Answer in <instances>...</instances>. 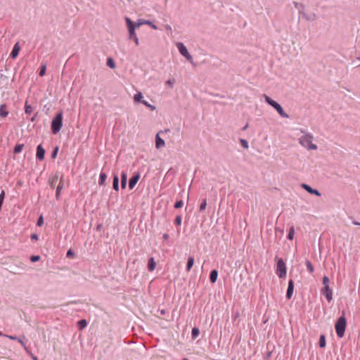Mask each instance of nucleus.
<instances>
[{
    "label": "nucleus",
    "instance_id": "603ef678",
    "mask_svg": "<svg viewBox=\"0 0 360 360\" xmlns=\"http://www.w3.org/2000/svg\"><path fill=\"white\" fill-rule=\"evenodd\" d=\"M163 238H164L165 240H167V239L169 238V235H168L167 233H165V234L163 235Z\"/></svg>",
    "mask_w": 360,
    "mask_h": 360
},
{
    "label": "nucleus",
    "instance_id": "6ab92c4d",
    "mask_svg": "<svg viewBox=\"0 0 360 360\" xmlns=\"http://www.w3.org/2000/svg\"><path fill=\"white\" fill-rule=\"evenodd\" d=\"M156 266V263L153 257L150 258L148 264V268L150 271H153Z\"/></svg>",
    "mask_w": 360,
    "mask_h": 360
},
{
    "label": "nucleus",
    "instance_id": "20e7f679",
    "mask_svg": "<svg viewBox=\"0 0 360 360\" xmlns=\"http://www.w3.org/2000/svg\"><path fill=\"white\" fill-rule=\"evenodd\" d=\"M347 321L344 316H340L335 325V331L337 335L339 338H342L345 335V331L346 328Z\"/></svg>",
    "mask_w": 360,
    "mask_h": 360
},
{
    "label": "nucleus",
    "instance_id": "4c0bfd02",
    "mask_svg": "<svg viewBox=\"0 0 360 360\" xmlns=\"http://www.w3.org/2000/svg\"><path fill=\"white\" fill-rule=\"evenodd\" d=\"M44 224V219L42 216H40L37 220V226H41Z\"/></svg>",
    "mask_w": 360,
    "mask_h": 360
},
{
    "label": "nucleus",
    "instance_id": "aec40b11",
    "mask_svg": "<svg viewBox=\"0 0 360 360\" xmlns=\"http://www.w3.org/2000/svg\"><path fill=\"white\" fill-rule=\"evenodd\" d=\"M127 175L126 172H122L121 176V186L124 188L127 185Z\"/></svg>",
    "mask_w": 360,
    "mask_h": 360
},
{
    "label": "nucleus",
    "instance_id": "5701e85b",
    "mask_svg": "<svg viewBox=\"0 0 360 360\" xmlns=\"http://www.w3.org/2000/svg\"><path fill=\"white\" fill-rule=\"evenodd\" d=\"M24 148V144H17L13 149V152L15 154L20 153Z\"/></svg>",
    "mask_w": 360,
    "mask_h": 360
},
{
    "label": "nucleus",
    "instance_id": "864d4df0",
    "mask_svg": "<svg viewBox=\"0 0 360 360\" xmlns=\"http://www.w3.org/2000/svg\"><path fill=\"white\" fill-rule=\"evenodd\" d=\"M18 342H19L22 345H23V346L25 345H24V342H23V341H22V340H20V339H18Z\"/></svg>",
    "mask_w": 360,
    "mask_h": 360
},
{
    "label": "nucleus",
    "instance_id": "6e6d98bb",
    "mask_svg": "<svg viewBox=\"0 0 360 360\" xmlns=\"http://www.w3.org/2000/svg\"><path fill=\"white\" fill-rule=\"evenodd\" d=\"M356 59H357L358 60H360V55H359V56H357Z\"/></svg>",
    "mask_w": 360,
    "mask_h": 360
},
{
    "label": "nucleus",
    "instance_id": "2f4dec72",
    "mask_svg": "<svg viewBox=\"0 0 360 360\" xmlns=\"http://www.w3.org/2000/svg\"><path fill=\"white\" fill-rule=\"evenodd\" d=\"M306 266H307V268L308 271L310 273H313L314 272L313 265H312V264L309 261H307L306 262Z\"/></svg>",
    "mask_w": 360,
    "mask_h": 360
},
{
    "label": "nucleus",
    "instance_id": "b1692460",
    "mask_svg": "<svg viewBox=\"0 0 360 360\" xmlns=\"http://www.w3.org/2000/svg\"><path fill=\"white\" fill-rule=\"evenodd\" d=\"M143 95L141 92H139L138 94H135L134 96V100L135 102H141L143 101Z\"/></svg>",
    "mask_w": 360,
    "mask_h": 360
},
{
    "label": "nucleus",
    "instance_id": "393cba45",
    "mask_svg": "<svg viewBox=\"0 0 360 360\" xmlns=\"http://www.w3.org/2000/svg\"><path fill=\"white\" fill-rule=\"evenodd\" d=\"M107 176L105 173L101 172L99 176L98 184L103 185L106 180Z\"/></svg>",
    "mask_w": 360,
    "mask_h": 360
},
{
    "label": "nucleus",
    "instance_id": "a19ab883",
    "mask_svg": "<svg viewBox=\"0 0 360 360\" xmlns=\"http://www.w3.org/2000/svg\"><path fill=\"white\" fill-rule=\"evenodd\" d=\"M58 147H56V148L54 149V150L53 151L52 155H51V156H52V158H55L56 157V155H57V154H58Z\"/></svg>",
    "mask_w": 360,
    "mask_h": 360
},
{
    "label": "nucleus",
    "instance_id": "f257e3e1",
    "mask_svg": "<svg viewBox=\"0 0 360 360\" xmlns=\"http://www.w3.org/2000/svg\"><path fill=\"white\" fill-rule=\"evenodd\" d=\"M302 135L299 138V143L308 150H315L317 146L313 143L314 136L311 134L307 133L304 130H301Z\"/></svg>",
    "mask_w": 360,
    "mask_h": 360
},
{
    "label": "nucleus",
    "instance_id": "9d476101",
    "mask_svg": "<svg viewBox=\"0 0 360 360\" xmlns=\"http://www.w3.org/2000/svg\"><path fill=\"white\" fill-rule=\"evenodd\" d=\"M45 150L41 145H39L37 148V158L39 160H42L44 158Z\"/></svg>",
    "mask_w": 360,
    "mask_h": 360
},
{
    "label": "nucleus",
    "instance_id": "c756f323",
    "mask_svg": "<svg viewBox=\"0 0 360 360\" xmlns=\"http://www.w3.org/2000/svg\"><path fill=\"white\" fill-rule=\"evenodd\" d=\"M107 65L111 68H115V63L112 58H109L107 60Z\"/></svg>",
    "mask_w": 360,
    "mask_h": 360
},
{
    "label": "nucleus",
    "instance_id": "4be33fe9",
    "mask_svg": "<svg viewBox=\"0 0 360 360\" xmlns=\"http://www.w3.org/2000/svg\"><path fill=\"white\" fill-rule=\"evenodd\" d=\"M113 188L116 191L118 190L119 188V178L117 175L114 176L113 183H112Z\"/></svg>",
    "mask_w": 360,
    "mask_h": 360
},
{
    "label": "nucleus",
    "instance_id": "72a5a7b5",
    "mask_svg": "<svg viewBox=\"0 0 360 360\" xmlns=\"http://www.w3.org/2000/svg\"><path fill=\"white\" fill-rule=\"evenodd\" d=\"M58 181V176H54L51 181H50V185L52 187V188H54L56 183Z\"/></svg>",
    "mask_w": 360,
    "mask_h": 360
},
{
    "label": "nucleus",
    "instance_id": "de8ad7c7",
    "mask_svg": "<svg viewBox=\"0 0 360 360\" xmlns=\"http://www.w3.org/2000/svg\"><path fill=\"white\" fill-rule=\"evenodd\" d=\"M174 79H169L167 82V84L170 85V86H172L173 84H174Z\"/></svg>",
    "mask_w": 360,
    "mask_h": 360
},
{
    "label": "nucleus",
    "instance_id": "a878e982",
    "mask_svg": "<svg viewBox=\"0 0 360 360\" xmlns=\"http://www.w3.org/2000/svg\"><path fill=\"white\" fill-rule=\"evenodd\" d=\"M77 325L79 329H83L87 326V323L86 320L82 319L78 321Z\"/></svg>",
    "mask_w": 360,
    "mask_h": 360
},
{
    "label": "nucleus",
    "instance_id": "09e8293b",
    "mask_svg": "<svg viewBox=\"0 0 360 360\" xmlns=\"http://www.w3.org/2000/svg\"><path fill=\"white\" fill-rule=\"evenodd\" d=\"M6 337L11 340H18L17 337H14L12 335H6Z\"/></svg>",
    "mask_w": 360,
    "mask_h": 360
},
{
    "label": "nucleus",
    "instance_id": "37998d69",
    "mask_svg": "<svg viewBox=\"0 0 360 360\" xmlns=\"http://www.w3.org/2000/svg\"><path fill=\"white\" fill-rule=\"evenodd\" d=\"M31 238L32 240H37L39 238H38V236L36 233H33V234L31 235Z\"/></svg>",
    "mask_w": 360,
    "mask_h": 360
},
{
    "label": "nucleus",
    "instance_id": "ddd939ff",
    "mask_svg": "<svg viewBox=\"0 0 360 360\" xmlns=\"http://www.w3.org/2000/svg\"><path fill=\"white\" fill-rule=\"evenodd\" d=\"M20 50V46L19 45V43L17 42L13 46V51L11 53V57L13 58H15L18 56Z\"/></svg>",
    "mask_w": 360,
    "mask_h": 360
},
{
    "label": "nucleus",
    "instance_id": "2eb2a0df",
    "mask_svg": "<svg viewBox=\"0 0 360 360\" xmlns=\"http://www.w3.org/2000/svg\"><path fill=\"white\" fill-rule=\"evenodd\" d=\"M165 141L162 139L160 137L159 133L156 134L155 136V146L157 148H160L165 146Z\"/></svg>",
    "mask_w": 360,
    "mask_h": 360
},
{
    "label": "nucleus",
    "instance_id": "13d9d810",
    "mask_svg": "<svg viewBox=\"0 0 360 360\" xmlns=\"http://www.w3.org/2000/svg\"><path fill=\"white\" fill-rule=\"evenodd\" d=\"M0 335H2V333H1V332H0Z\"/></svg>",
    "mask_w": 360,
    "mask_h": 360
},
{
    "label": "nucleus",
    "instance_id": "a18cd8bd",
    "mask_svg": "<svg viewBox=\"0 0 360 360\" xmlns=\"http://www.w3.org/2000/svg\"><path fill=\"white\" fill-rule=\"evenodd\" d=\"M4 191H2L1 193L0 194V202H2L3 200H4Z\"/></svg>",
    "mask_w": 360,
    "mask_h": 360
},
{
    "label": "nucleus",
    "instance_id": "6e6552de",
    "mask_svg": "<svg viewBox=\"0 0 360 360\" xmlns=\"http://www.w3.org/2000/svg\"><path fill=\"white\" fill-rule=\"evenodd\" d=\"M134 24L137 28H139L140 26H141L143 25H148L150 26L154 30L158 29L157 26L155 24H153L152 22L147 20L139 19L136 22H134Z\"/></svg>",
    "mask_w": 360,
    "mask_h": 360
},
{
    "label": "nucleus",
    "instance_id": "0eeeda50",
    "mask_svg": "<svg viewBox=\"0 0 360 360\" xmlns=\"http://www.w3.org/2000/svg\"><path fill=\"white\" fill-rule=\"evenodd\" d=\"M176 47L179 49L180 53L184 56L189 62L192 63L193 58L191 55L188 53L186 47L181 42L176 43Z\"/></svg>",
    "mask_w": 360,
    "mask_h": 360
},
{
    "label": "nucleus",
    "instance_id": "f3484780",
    "mask_svg": "<svg viewBox=\"0 0 360 360\" xmlns=\"http://www.w3.org/2000/svg\"><path fill=\"white\" fill-rule=\"evenodd\" d=\"M8 115V111L6 110V105L2 104L0 105V117H6Z\"/></svg>",
    "mask_w": 360,
    "mask_h": 360
},
{
    "label": "nucleus",
    "instance_id": "f03ea898",
    "mask_svg": "<svg viewBox=\"0 0 360 360\" xmlns=\"http://www.w3.org/2000/svg\"><path fill=\"white\" fill-rule=\"evenodd\" d=\"M263 97H264L265 101L269 105L273 107L277 111V112L281 117H283V118L289 117V115L284 111L283 108L278 103H277L276 101H275L274 100H273L272 98H271L269 96H268L266 94H264Z\"/></svg>",
    "mask_w": 360,
    "mask_h": 360
},
{
    "label": "nucleus",
    "instance_id": "5fc2aeb1",
    "mask_svg": "<svg viewBox=\"0 0 360 360\" xmlns=\"http://www.w3.org/2000/svg\"><path fill=\"white\" fill-rule=\"evenodd\" d=\"M353 224H355V225H359L360 226V223L359 222H357V221H353Z\"/></svg>",
    "mask_w": 360,
    "mask_h": 360
},
{
    "label": "nucleus",
    "instance_id": "c85d7f7f",
    "mask_svg": "<svg viewBox=\"0 0 360 360\" xmlns=\"http://www.w3.org/2000/svg\"><path fill=\"white\" fill-rule=\"evenodd\" d=\"M191 334H192V338H193V339L196 338L199 335V334H200V330H199V329H198V328H193L192 329V333H191Z\"/></svg>",
    "mask_w": 360,
    "mask_h": 360
},
{
    "label": "nucleus",
    "instance_id": "7ed1b4c3",
    "mask_svg": "<svg viewBox=\"0 0 360 360\" xmlns=\"http://www.w3.org/2000/svg\"><path fill=\"white\" fill-rule=\"evenodd\" d=\"M125 21L129 31V39H133L136 46L139 45V40L135 32V30L137 27L134 22L128 17L125 18Z\"/></svg>",
    "mask_w": 360,
    "mask_h": 360
},
{
    "label": "nucleus",
    "instance_id": "58836bf2",
    "mask_svg": "<svg viewBox=\"0 0 360 360\" xmlns=\"http://www.w3.org/2000/svg\"><path fill=\"white\" fill-rule=\"evenodd\" d=\"M303 17H304L307 20H312L315 18V15L308 16L306 14H303Z\"/></svg>",
    "mask_w": 360,
    "mask_h": 360
},
{
    "label": "nucleus",
    "instance_id": "f8f14e48",
    "mask_svg": "<svg viewBox=\"0 0 360 360\" xmlns=\"http://www.w3.org/2000/svg\"><path fill=\"white\" fill-rule=\"evenodd\" d=\"M302 187L303 188H304L307 192H309V193H311V194H315L316 195H320V193L319 191L316 190V189H314L312 188L311 186H309V185L307 184H302Z\"/></svg>",
    "mask_w": 360,
    "mask_h": 360
},
{
    "label": "nucleus",
    "instance_id": "9b49d317",
    "mask_svg": "<svg viewBox=\"0 0 360 360\" xmlns=\"http://www.w3.org/2000/svg\"><path fill=\"white\" fill-rule=\"evenodd\" d=\"M294 290V284L292 280H290L288 282V286L286 293V297L288 299H290Z\"/></svg>",
    "mask_w": 360,
    "mask_h": 360
},
{
    "label": "nucleus",
    "instance_id": "79ce46f5",
    "mask_svg": "<svg viewBox=\"0 0 360 360\" xmlns=\"http://www.w3.org/2000/svg\"><path fill=\"white\" fill-rule=\"evenodd\" d=\"M240 143L244 148H248V142L245 139H240Z\"/></svg>",
    "mask_w": 360,
    "mask_h": 360
},
{
    "label": "nucleus",
    "instance_id": "3c124183",
    "mask_svg": "<svg viewBox=\"0 0 360 360\" xmlns=\"http://www.w3.org/2000/svg\"><path fill=\"white\" fill-rule=\"evenodd\" d=\"M206 204H201L200 210H204L205 209Z\"/></svg>",
    "mask_w": 360,
    "mask_h": 360
},
{
    "label": "nucleus",
    "instance_id": "e433bc0d",
    "mask_svg": "<svg viewBox=\"0 0 360 360\" xmlns=\"http://www.w3.org/2000/svg\"><path fill=\"white\" fill-rule=\"evenodd\" d=\"M174 223L178 225V226H180L181 224V216H177L176 218H175V220H174Z\"/></svg>",
    "mask_w": 360,
    "mask_h": 360
},
{
    "label": "nucleus",
    "instance_id": "39448f33",
    "mask_svg": "<svg viewBox=\"0 0 360 360\" xmlns=\"http://www.w3.org/2000/svg\"><path fill=\"white\" fill-rule=\"evenodd\" d=\"M63 125V112H58L53 119L51 122V130L53 134H57L61 129Z\"/></svg>",
    "mask_w": 360,
    "mask_h": 360
},
{
    "label": "nucleus",
    "instance_id": "cd10ccee",
    "mask_svg": "<svg viewBox=\"0 0 360 360\" xmlns=\"http://www.w3.org/2000/svg\"><path fill=\"white\" fill-rule=\"evenodd\" d=\"M294 234H295L294 227L291 226L290 228V229H289V232H288V238L289 240H292L293 238H294Z\"/></svg>",
    "mask_w": 360,
    "mask_h": 360
},
{
    "label": "nucleus",
    "instance_id": "c03bdc74",
    "mask_svg": "<svg viewBox=\"0 0 360 360\" xmlns=\"http://www.w3.org/2000/svg\"><path fill=\"white\" fill-rule=\"evenodd\" d=\"M73 255H74V252H73V251L72 250H69L68 251V252H67V257H71Z\"/></svg>",
    "mask_w": 360,
    "mask_h": 360
},
{
    "label": "nucleus",
    "instance_id": "4468645a",
    "mask_svg": "<svg viewBox=\"0 0 360 360\" xmlns=\"http://www.w3.org/2000/svg\"><path fill=\"white\" fill-rule=\"evenodd\" d=\"M140 176L139 174L134 176L129 179V187L130 189H133L135 185L137 184Z\"/></svg>",
    "mask_w": 360,
    "mask_h": 360
},
{
    "label": "nucleus",
    "instance_id": "dca6fc26",
    "mask_svg": "<svg viewBox=\"0 0 360 360\" xmlns=\"http://www.w3.org/2000/svg\"><path fill=\"white\" fill-rule=\"evenodd\" d=\"M66 186V183L63 179V177H61L60 179V182L57 186V190H56V195H58L60 191L63 189Z\"/></svg>",
    "mask_w": 360,
    "mask_h": 360
},
{
    "label": "nucleus",
    "instance_id": "c9c22d12",
    "mask_svg": "<svg viewBox=\"0 0 360 360\" xmlns=\"http://www.w3.org/2000/svg\"><path fill=\"white\" fill-rule=\"evenodd\" d=\"M323 284L324 286L329 285V278L328 276H325L323 278Z\"/></svg>",
    "mask_w": 360,
    "mask_h": 360
},
{
    "label": "nucleus",
    "instance_id": "412c9836",
    "mask_svg": "<svg viewBox=\"0 0 360 360\" xmlns=\"http://www.w3.org/2000/svg\"><path fill=\"white\" fill-rule=\"evenodd\" d=\"M194 264V259L192 257H188L186 266V270L189 271Z\"/></svg>",
    "mask_w": 360,
    "mask_h": 360
},
{
    "label": "nucleus",
    "instance_id": "8fccbe9b",
    "mask_svg": "<svg viewBox=\"0 0 360 360\" xmlns=\"http://www.w3.org/2000/svg\"><path fill=\"white\" fill-rule=\"evenodd\" d=\"M182 205H183V204H174V207L176 209L181 207Z\"/></svg>",
    "mask_w": 360,
    "mask_h": 360
},
{
    "label": "nucleus",
    "instance_id": "49530a36",
    "mask_svg": "<svg viewBox=\"0 0 360 360\" xmlns=\"http://www.w3.org/2000/svg\"><path fill=\"white\" fill-rule=\"evenodd\" d=\"M294 5H295V8L297 9H300V7H302V4H298L297 2H294Z\"/></svg>",
    "mask_w": 360,
    "mask_h": 360
},
{
    "label": "nucleus",
    "instance_id": "f704fd0d",
    "mask_svg": "<svg viewBox=\"0 0 360 360\" xmlns=\"http://www.w3.org/2000/svg\"><path fill=\"white\" fill-rule=\"evenodd\" d=\"M32 112V107L30 105H28L27 103H25V112L30 114Z\"/></svg>",
    "mask_w": 360,
    "mask_h": 360
},
{
    "label": "nucleus",
    "instance_id": "473e14b6",
    "mask_svg": "<svg viewBox=\"0 0 360 360\" xmlns=\"http://www.w3.org/2000/svg\"><path fill=\"white\" fill-rule=\"evenodd\" d=\"M46 65H41L39 73V76L43 77L46 74Z\"/></svg>",
    "mask_w": 360,
    "mask_h": 360
},
{
    "label": "nucleus",
    "instance_id": "4d7b16f0",
    "mask_svg": "<svg viewBox=\"0 0 360 360\" xmlns=\"http://www.w3.org/2000/svg\"><path fill=\"white\" fill-rule=\"evenodd\" d=\"M248 125L244 126L243 129H246Z\"/></svg>",
    "mask_w": 360,
    "mask_h": 360
},
{
    "label": "nucleus",
    "instance_id": "7c9ffc66",
    "mask_svg": "<svg viewBox=\"0 0 360 360\" xmlns=\"http://www.w3.org/2000/svg\"><path fill=\"white\" fill-rule=\"evenodd\" d=\"M141 103L146 105V107H148V108H150L151 110H155V105H150V103H148L146 101H141Z\"/></svg>",
    "mask_w": 360,
    "mask_h": 360
},
{
    "label": "nucleus",
    "instance_id": "1a4fd4ad",
    "mask_svg": "<svg viewBox=\"0 0 360 360\" xmlns=\"http://www.w3.org/2000/svg\"><path fill=\"white\" fill-rule=\"evenodd\" d=\"M322 294H323L327 300L330 302L333 299V292L332 290L330 288L329 285L324 286L323 288L321 290Z\"/></svg>",
    "mask_w": 360,
    "mask_h": 360
},
{
    "label": "nucleus",
    "instance_id": "a211bd4d",
    "mask_svg": "<svg viewBox=\"0 0 360 360\" xmlns=\"http://www.w3.org/2000/svg\"><path fill=\"white\" fill-rule=\"evenodd\" d=\"M218 276V272L217 270H212L210 275V282L214 283L216 282Z\"/></svg>",
    "mask_w": 360,
    "mask_h": 360
},
{
    "label": "nucleus",
    "instance_id": "bb28decb",
    "mask_svg": "<svg viewBox=\"0 0 360 360\" xmlns=\"http://www.w3.org/2000/svg\"><path fill=\"white\" fill-rule=\"evenodd\" d=\"M319 346L321 348H323L326 346V338H325V336L323 335H321L320 336V338H319Z\"/></svg>",
    "mask_w": 360,
    "mask_h": 360
},
{
    "label": "nucleus",
    "instance_id": "423d86ee",
    "mask_svg": "<svg viewBox=\"0 0 360 360\" xmlns=\"http://www.w3.org/2000/svg\"><path fill=\"white\" fill-rule=\"evenodd\" d=\"M276 274L280 278H283L286 275V266L282 259H279L277 262Z\"/></svg>",
    "mask_w": 360,
    "mask_h": 360
},
{
    "label": "nucleus",
    "instance_id": "ea45409f",
    "mask_svg": "<svg viewBox=\"0 0 360 360\" xmlns=\"http://www.w3.org/2000/svg\"><path fill=\"white\" fill-rule=\"evenodd\" d=\"M40 259V257L39 256H32L30 258V260L32 262H37Z\"/></svg>",
    "mask_w": 360,
    "mask_h": 360
}]
</instances>
